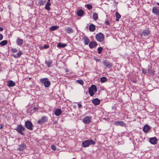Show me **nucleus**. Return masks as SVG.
<instances>
[{"instance_id": "obj_1", "label": "nucleus", "mask_w": 159, "mask_h": 159, "mask_svg": "<svg viewBox=\"0 0 159 159\" xmlns=\"http://www.w3.org/2000/svg\"><path fill=\"white\" fill-rule=\"evenodd\" d=\"M96 143L95 141H93L91 139H89L84 141L82 143V146L84 148L88 147L89 145H94Z\"/></svg>"}, {"instance_id": "obj_2", "label": "nucleus", "mask_w": 159, "mask_h": 159, "mask_svg": "<svg viewBox=\"0 0 159 159\" xmlns=\"http://www.w3.org/2000/svg\"><path fill=\"white\" fill-rule=\"evenodd\" d=\"M97 91V88L95 85H92L91 87L89 88V92L91 96H93L94 93Z\"/></svg>"}, {"instance_id": "obj_3", "label": "nucleus", "mask_w": 159, "mask_h": 159, "mask_svg": "<svg viewBox=\"0 0 159 159\" xmlns=\"http://www.w3.org/2000/svg\"><path fill=\"white\" fill-rule=\"evenodd\" d=\"M25 129V128L21 124L18 125L16 129V130L21 135H24L23 131H24Z\"/></svg>"}, {"instance_id": "obj_4", "label": "nucleus", "mask_w": 159, "mask_h": 159, "mask_svg": "<svg viewBox=\"0 0 159 159\" xmlns=\"http://www.w3.org/2000/svg\"><path fill=\"white\" fill-rule=\"evenodd\" d=\"M150 32L148 30H143L140 34V36L143 39H146L150 35Z\"/></svg>"}, {"instance_id": "obj_5", "label": "nucleus", "mask_w": 159, "mask_h": 159, "mask_svg": "<svg viewBox=\"0 0 159 159\" xmlns=\"http://www.w3.org/2000/svg\"><path fill=\"white\" fill-rule=\"evenodd\" d=\"M40 81L42 83L44 84V86L46 87H49L50 85V82L48 80V79L47 78L41 79L40 80Z\"/></svg>"}, {"instance_id": "obj_6", "label": "nucleus", "mask_w": 159, "mask_h": 159, "mask_svg": "<svg viewBox=\"0 0 159 159\" xmlns=\"http://www.w3.org/2000/svg\"><path fill=\"white\" fill-rule=\"evenodd\" d=\"M95 38L97 41L101 42L104 40V36L102 33H99L96 35Z\"/></svg>"}, {"instance_id": "obj_7", "label": "nucleus", "mask_w": 159, "mask_h": 159, "mask_svg": "<svg viewBox=\"0 0 159 159\" xmlns=\"http://www.w3.org/2000/svg\"><path fill=\"white\" fill-rule=\"evenodd\" d=\"M25 127L28 129L32 130L33 129V125L31 122L29 120H27L25 123Z\"/></svg>"}, {"instance_id": "obj_8", "label": "nucleus", "mask_w": 159, "mask_h": 159, "mask_svg": "<svg viewBox=\"0 0 159 159\" xmlns=\"http://www.w3.org/2000/svg\"><path fill=\"white\" fill-rule=\"evenodd\" d=\"M48 120V118L46 116H43L41 119L38 120V123L39 124H43L47 121Z\"/></svg>"}, {"instance_id": "obj_9", "label": "nucleus", "mask_w": 159, "mask_h": 159, "mask_svg": "<svg viewBox=\"0 0 159 159\" xmlns=\"http://www.w3.org/2000/svg\"><path fill=\"white\" fill-rule=\"evenodd\" d=\"M103 64L104 66H105L107 68H110L112 66V63L110 62L107 60H104L103 62Z\"/></svg>"}, {"instance_id": "obj_10", "label": "nucleus", "mask_w": 159, "mask_h": 159, "mask_svg": "<svg viewBox=\"0 0 159 159\" xmlns=\"http://www.w3.org/2000/svg\"><path fill=\"white\" fill-rule=\"evenodd\" d=\"M91 116H86L83 119V121L85 124H89L91 121Z\"/></svg>"}, {"instance_id": "obj_11", "label": "nucleus", "mask_w": 159, "mask_h": 159, "mask_svg": "<svg viewBox=\"0 0 159 159\" xmlns=\"http://www.w3.org/2000/svg\"><path fill=\"white\" fill-rule=\"evenodd\" d=\"M114 124L116 126H125V124L122 121H116L115 122Z\"/></svg>"}, {"instance_id": "obj_12", "label": "nucleus", "mask_w": 159, "mask_h": 159, "mask_svg": "<svg viewBox=\"0 0 159 159\" xmlns=\"http://www.w3.org/2000/svg\"><path fill=\"white\" fill-rule=\"evenodd\" d=\"M157 139L156 137H153L150 139L149 142L152 144H155L157 143Z\"/></svg>"}, {"instance_id": "obj_13", "label": "nucleus", "mask_w": 159, "mask_h": 159, "mask_svg": "<svg viewBox=\"0 0 159 159\" xmlns=\"http://www.w3.org/2000/svg\"><path fill=\"white\" fill-rule=\"evenodd\" d=\"M7 83V86L10 87H14L16 85L15 83L11 80L8 81Z\"/></svg>"}, {"instance_id": "obj_14", "label": "nucleus", "mask_w": 159, "mask_h": 159, "mask_svg": "<svg viewBox=\"0 0 159 159\" xmlns=\"http://www.w3.org/2000/svg\"><path fill=\"white\" fill-rule=\"evenodd\" d=\"M26 145L24 143H22L18 146V150L20 151H22L25 148Z\"/></svg>"}, {"instance_id": "obj_15", "label": "nucleus", "mask_w": 159, "mask_h": 159, "mask_svg": "<svg viewBox=\"0 0 159 159\" xmlns=\"http://www.w3.org/2000/svg\"><path fill=\"white\" fill-rule=\"evenodd\" d=\"M152 12L155 14L159 15V10L156 7H154L152 9Z\"/></svg>"}, {"instance_id": "obj_16", "label": "nucleus", "mask_w": 159, "mask_h": 159, "mask_svg": "<svg viewBox=\"0 0 159 159\" xmlns=\"http://www.w3.org/2000/svg\"><path fill=\"white\" fill-rule=\"evenodd\" d=\"M97 45V44L96 42L95 41H92L89 43V46L90 48H92Z\"/></svg>"}, {"instance_id": "obj_17", "label": "nucleus", "mask_w": 159, "mask_h": 159, "mask_svg": "<svg viewBox=\"0 0 159 159\" xmlns=\"http://www.w3.org/2000/svg\"><path fill=\"white\" fill-rule=\"evenodd\" d=\"M16 43L18 45L21 46L23 43V40L19 38H18L16 40Z\"/></svg>"}, {"instance_id": "obj_18", "label": "nucleus", "mask_w": 159, "mask_h": 159, "mask_svg": "<svg viewBox=\"0 0 159 159\" xmlns=\"http://www.w3.org/2000/svg\"><path fill=\"white\" fill-rule=\"evenodd\" d=\"M93 103L95 105H98L100 103V100L98 98L93 99L92 101Z\"/></svg>"}, {"instance_id": "obj_19", "label": "nucleus", "mask_w": 159, "mask_h": 159, "mask_svg": "<svg viewBox=\"0 0 159 159\" xmlns=\"http://www.w3.org/2000/svg\"><path fill=\"white\" fill-rule=\"evenodd\" d=\"M150 129V127L147 125H145L143 128V131L145 133H147Z\"/></svg>"}, {"instance_id": "obj_20", "label": "nucleus", "mask_w": 159, "mask_h": 159, "mask_svg": "<svg viewBox=\"0 0 159 159\" xmlns=\"http://www.w3.org/2000/svg\"><path fill=\"white\" fill-rule=\"evenodd\" d=\"M22 54V52H21L20 51L17 53V54H13L12 56L15 58H17L20 57Z\"/></svg>"}, {"instance_id": "obj_21", "label": "nucleus", "mask_w": 159, "mask_h": 159, "mask_svg": "<svg viewBox=\"0 0 159 159\" xmlns=\"http://www.w3.org/2000/svg\"><path fill=\"white\" fill-rule=\"evenodd\" d=\"M84 13L83 11L82 10H78L77 12V14L78 16H82L83 15Z\"/></svg>"}, {"instance_id": "obj_22", "label": "nucleus", "mask_w": 159, "mask_h": 159, "mask_svg": "<svg viewBox=\"0 0 159 159\" xmlns=\"http://www.w3.org/2000/svg\"><path fill=\"white\" fill-rule=\"evenodd\" d=\"M115 15L116 18V21H119L120 18L121 17V16L117 12H116Z\"/></svg>"}, {"instance_id": "obj_23", "label": "nucleus", "mask_w": 159, "mask_h": 159, "mask_svg": "<svg viewBox=\"0 0 159 159\" xmlns=\"http://www.w3.org/2000/svg\"><path fill=\"white\" fill-rule=\"evenodd\" d=\"M95 29V26L93 24H91L89 27V30L91 31H94Z\"/></svg>"}, {"instance_id": "obj_24", "label": "nucleus", "mask_w": 159, "mask_h": 159, "mask_svg": "<svg viewBox=\"0 0 159 159\" xmlns=\"http://www.w3.org/2000/svg\"><path fill=\"white\" fill-rule=\"evenodd\" d=\"M73 30L72 28L71 27H69L66 29V32L68 34L72 33L73 32Z\"/></svg>"}, {"instance_id": "obj_25", "label": "nucleus", "mask_w": 159, "mask_h": 159, "mask_svg": "<svg viewBox=\"0 0 159 159\" xmlns=\"http://www.w3.org/2000/svg\"><path fill=\"white\" fill-rule=\"evenodd\" d=\"M51 5L50 3L47 2L45 6V8L48 11H49L50 10V7H49Z\"/></svg>"}, {"instance_id": "obj_26", "label": "nucleus", "mask_w": 159, "mask_h": 159, "mask_svg": "<svg viewBox=\"0 0 159 159\" xmlns=\"http://www.w3.org/2000/svg\"><path fill=\"white\" fill-rule=\"evenodd\" d=\"M8 43L6 40H4L0 42V45L1 46H4L7 45Z\"/></svg>"}, {"instance_id": "obj_27", "label": "nucleus", "mask_w": 159, "mask_h": 159, "mask_svg": "<svg viewBox=\"0 0 159 159\" xmlns=\"http://www.w3.org/2000/svg\"><path fill=\"white\" fill-rule=\"evenodd\" d=\"M46 1L43 0H39L38 2V4L40 6H43L46 2Z\"/></svg>"}, {"instance_id": "obj_28", "label": "nucleus", "mask_w": 159, "mask_h": 159, "mask_svg": "<svg viewBox=\"0 0 159 159\" xmlns=\"http://www.w3.org/2000/svg\"><path fill=\"white\" fill-rule=\"evenodd\" d=\"M45 63L48 67H49L51 66V64L52 63V61L51 60H49L47 61H46Z\"/></svg>"}, {"instance_id": "obj_29", "label": "nucleus", "mask_w": 159, "mask_h": 159, "mask_svg": "<svg viewBox=\"0 0 159 159\" xmlns=\"http://www.w3.org/2000/svg\"><path fill=\"white\" fill-rule=\"evenodd\" d=\"M90 40L89 39L87 38H85L84 39V43L85 45H87L89 42Z\"/></svg>"}, {"instance_id": "obj_30", "label": "nucleus", "mask_w": 159, "mask_h": 159, "mask_svg": "<svg viewBox=\"0 0 159 159\" xmlns=\"http://www.w3.org/2000/svg\"><path fill=\"white\" fill-rule=\"evenodd\" d=\"M93 19L94 20H96L98 18V15L96 13H94L93 15Z\"/></svg>"}, {"instance_id": "obj_31", "label": "nucleus", "mask_w": 159, "mask_h": 159, "mask_svg": "<svg viewBox=\"0 0 159 159\" xmlns=\"http://www.w3.org/2000/svg\"><path fill=\"white\" fill-rule=\"evenodd\" d=\"M59 27L58 26H54L50 27V30L52 31H53L56 30L57 28Z\"/></svg>"}, {"instance_id": "obj_32", "label": "nucleus", "mask_w": 159, "mask_h": 159, "mask_svg": "<svg viewBox=\"0 0 159 159\" xmlns=\"http://www.w3.org/2000/svg\"><path fill=\"white\" fill-rule=\"evenodd\" d=\"M107 81V79L106 77H102L101 78L100 81L102 83L105 82Z\"/></svg>"}, {"instance_id": "obj_33", "label": "nucleus", "mask_w": 159, "mask_h": 159, "mask_svg": "<svg viewBox=\"0 0 159 159\" xmlns=\"http://www.w3.org/2000/svg\"><path fill=\"white\" fill-rule=\"evenodd\" d=\"M54 114L57 116L60 115V109H57L54 112Z\"/></svg>"}, {"instance_id": "obj_34", "label": "nucleus", "mask_w": 159, "mask_h": 159, "mask_svg": "<svg viewBox=\"0 0 159 159\" xmlns=\"http://www.w3.org/2000/svg\"><path fill=\"white\" fill-rule=\"evenodd\" d=\"M148 72L151 75H153L154 73V70L153 69L150 68L148 70Z\"/></svg>"}, {"instance_id": "obj_35", "label": "nucleus", "mask_w": 159, "mask_h": 159, "mask_svg": "<svg viewBox=\"0 0 159 159\" xmlns=\"http://www.w3.org/2000/svg\"><path fill=\"white\" fill-rule=\"evenodd\" d=\"M98 53L99 54H100L102 52L103 50V48L101 47H98Z\"/></svg>"}, {"instance_id": "obj_36", "label": "nucleus", "mask_w": 159, "mask_h": 159, "mask_svg": "<svg viewBox=\"0 0 159 159\" xmlns=\"http://www.w3.org/2000/svg\"><path fill=\"white\" fill-rule=\"evenodd\" d=\"M77 82L78 83H79V84L82 85L84 84V82L82 80H77Z\"/></svg>"}, {"instance_id": "obj_37", "label": "nucleus", "mask_w": 159, "mask_h": 159, "mask_svg": "<svg viewBox=\"0 0 159 159\" xmlns=\"http://www.w3.org/2000/svg\"><path fill=\"white\" fill-rule=\"evenodd\" d=\"M11 51L12 52L16 53L17 52V50L15 48H11Z\"/></svg>"}, {"instance_id": "obj_38", "label": "nucleus", "mask_w": 159, "mask_h": 159, "mask_svg": "<svg viewBox=\"0 0 159 159\" xmlns=\"http://www.w3.org/2000/svg\"><path fill=\"white\" fill-rule=\"evenodd\" d=\"M87 7L88 9L90 10L92 9L93 7L91 5L88 4L87 5Z\"/></svg>"}, {"instance_id": "obj_39", "label": "nucleus", "mask_w": 159, "mask_h": 159, "mask_svg": "<svg viewBox=\"0 0 159 159\" xmlns=\"http://www.w3.org/2000/svg\"><path fill=\"white\" fill-rule=\"evenodd\" d=\"M67 46L66 44H61L60 43V48H64Z\"/></svg>"}, {"instance_id": "obj_40", "label": "nucleus", "mask_w": 159, "mask_h": 159, "mask_svg": "<svg viewBox=\"0 0 159 159\" xmlns=\"http://www.w3.org/2000/svg\"><path fill=\"white\" fill-rule=\"evenodd\" d=\"M51 147L52 149H53V150H55L56 149V147L54 145H52L51 146Z\"/></svg>"}, {"instance_id": "obj_41", "label": "nucleus", "mask_w": 159, "mask_h": 159, "mask_svg": "<svg viewBox=\"0 0 159 159\" xmlns=\"http://www.w3.org/2000/svg\"><path fill=\"white\" fill-rule=\"evenodd\" d=\"M142 73L144 74H146L147 73V70L144 69H142Z\"/></svg>"}, {"instance_id": "obj_42", "label": "nucleus", "mask_w": 159, "mask_h": 159, "mask_svg": "<svg viewBox=\"0 0 159 159\" xmlns=\"http://www.w3.org/2000/svg\"><path fill=\"white\" fill-rule=\"evenodd\" d=\"M105 23L107 25H109L110 24V23L108 20H106Z\"/></svg>"}, {"instance_id": "obj_43", "label": "nucleus", "mask_w": 159, "mask_h": 159, "mask_svg": "<svg viewBox=\"0 0 159 159\" xmlns=\"http://www.w3.org/2000/svg\"><path fill=\"white\" fill-rule=\"evenodd\" d=\"M49 47V46L48 45L45 44L43 48H45L46 49H47Z\"/></svg>"}, {"instance_id": "obj_44", "label": "nucleus", "mask_w": 159, "mask_h": 159, "mask_svg": "<svg viewBox=\"0 0 159 159\" xmlns=\"http://www.w3.org/2000/svg\"><path fill=\"white\" fill-rule=\"evenodd\" d=\"M3 39V36L2 34H0V41L2 40Z\"/></svg>"}, {"instance_id": "obj_45", "label": "nucleus", "mask_w": 159, "mask_h": 159, "mask_svg": "<svg viewBox=\"0 0 159 159\" xmlns=\"http://www.w3.org/2000/svg\"><path fill=\"white\" fill-rule=\"evenodd\" d=\"M77 105H78V107L79 108H80V107H82L81 104H80L79 103H77Z\"/></svg>"}, {"instance_id": "obj_46", "label": "nucleus", "mask_w": 159, "mask_h": 159, "mask_svg": "<svg viewBox=\"0 0 159 159\" xmlns=\"http://www.w3.org/2000/svg\"><path fill=\"white\" fill-rule=\"evenodd\" d=\"M3 125H1V126H0V129H2L3 128Z\"/></svg>"}, {"instance_id": "obj_47", "label": "nucleus", "mask_w": 159, "mask_h": 159, "mask_svg": "<svg viewBox=\"0 0 159 159\" xmlns=\"http://www.w3.org/2000/svg\"><path fill=\"white\" fill-rule=\"evenodd\" d=\"M3 30V29L2 27H0V31H2Z\"/></svg>"}, {"instance_id": "obj_48", "label": "nucleus", "mask_w": 159, "mask_h": 159, "mask_svg": "<svg viewBox=\"0 0 159 159\" xmlns=\"http://www.w3.org/2000/svg\"><path fill=\"white\" fill-rule=\"evenodd\" d=\"M57 47L60 48V43H58L57 45Z\"/></svg>"}, {"instance_id": "obj_49", "label": "nucleus", "mask_w": 159, "mask_h": 159, "mask_svg": "<svg viewBox=\"0 0 159 159\" xmlns=\"http://www.w3.org/2000/svg\"><path fill=\"white\" fill-rule=\"evenodd\" d=\"M95 60L99 62L100 61V60L99 59H96Z\"/></svg>"}, {"instance_id": "obj_50", "label": "nucleus", "mask_w": 159, "mask_h": 159, "mask_svg": "<svg viewBox=\"0 0 159 159\" xmlns=\"http://www.w3.org/2000/svg\"><path fill=\"white\" fill-rule=\"evenodd\" d=\"M47 2L50 3V0H48V2Z\"/></svg>"}, {"instance_id": "obj_51", "label": "nucleus", "mask_w": 159, "mask_h": 159, "mask_svg": "<svg viewBox=\"0 0 159 159\" xmlns=\"http://www.w3.org/2000/svg\"><path fill=\"white\" fill-rule=\"evenodd\" d=\"M157 5H158V6H159V3H157Z\"/></svg>"}, {"instance_id": "obj_52", "label": "nucleus", "mask_w": 159, "mask_h": 159, "mask_svg": "<svg viewBox=\"0 0 159 159\" xmlns=\"http://www.w3.org/2000/svg\"><path fill=\"white\" fill-rule=\"evenodd\" d=\"M61 111L60 110V114H61Z\"/></svg>"}, {"instance_id": "obj_53", "label": "nucleus", "mask_w": 159, "mask_h": 159, "mask_svg": "<svg viewBox=\"0 0 159 159\" xmlns=\"http://www.w3.org/2000/svg\"><path fill=\"white\" fill-rule=\"evenodd\" d=\"M29 79L30 80V79H31V78H29Z\"/></svg>"}, {"instance_id": "obj_54", "label": "nucleus", "mask_w": 159, "mask_h": 159, "mask_svg": "<svg viewBox=\"0 0 159 159\" xmlns=\"http://www.w3.org/2000/svg\"><path fill=\"white\" fill-rule=\"evenodd\" d=\"M75 159V158H73V159Z\"/></svg>"}]
</instances>
